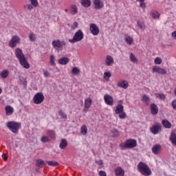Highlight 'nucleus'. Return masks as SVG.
I'll return each instance as SVG.
<instances>
[{"label":"nucleus","instance_id":"nucleus-1","mask_svg":"<svg viewBox=\"0 0 176 176\" xmlns=\"http://www.w3.org/2000/svg\"><path fill=\"white\" fill-rule=\"evenodd\" d=\"M138 170L142 175L149 176L152 175V171L149 169V166L142 162L138 164Z\"/></svg>","mask_w":176,"mask_h":176},{"label":"nucleus","instance_id":"nucleus-2","mask_svg":"<svg viewBox=\"0 0 176 176\" xmlns=\"http://www.w3.org/2000/svg\"><path fill=\"white\" fill-rule=\"evenodd\" d=\"M6 126L12 133H14V134H16L17 131H19L20 127H21V123L14 122V121H10L7 122Z\"/></svg>","mask_w":176,"mask_h":176},{"label":"nucleus","instance_id":"nucleus-3","mask_svg":"<svg viewBox=\"0 0 176 176\" xmlns=\"http://www.w3.org/2000/svg\"><path fill=\"white\" fill-rule=\"evenodd\" d=\"M84 35L83 32H82L81 30H78L74 34L72 39H69V42L70 43H75L76 42H80V41H82L83 39Z\"/></svg>","mask_w":176,"mask_h":176},{"label":"nucleus","instance_id":"nucleus-4","mask_svg":"<svg viewBox=\"0 0 176 176\" xmlns=\"http://www.w3.org/2000/svg\"><path fill=\"white\" fill-rule=\"evenodd\" d=\"M44 100H45V96H43V94L42 92H38L36 94L33 98V102L36 105H38L39 104H42V102H43Z\"/></svg>","mask_w":176,"mask_h":176},{"label":"nucleus","instance_id":"nucleus-5","mask_svg":"<svg viewBox=\"0 0 176 176\" xmlns=\"http://www.w3.org/2000/svg\"><path fill=\"white\" fill-rule=\"evenodd\" d=\"M124 148L127 149H133V148H135L137 146V140L134 139L127 140L124 144L123 145Z\"/></svg>","mask_w":176,"mask_h":176},{"label":"nucleus","instance_id":"nucleus-6","mask_svg":"<svg viewBox=\"0 0 176 176\" xmlns=\"http://www.w3.org/2000/svg\"><path fill=\"white\" fill-rule=\"evenodd\" d=\"M63 45H65V43L63 42L61 43L60 40H54L52 41V46L54 49L57 50L58 53L60 52V50H63Z\"/></svg>","mask_w":176,"mask_h":176},{"label":"nucleus","instance_id":"nucleus-7","mask_svg":"<svg viewBox=\"0 0 176 176\" xmlns=\"http://www.w3.org/2000/svg\"><path fill=\"white\" fill-rule=\"evenodd\" d=\"M150 131L152 134H154V135L159 134V132L162 131V125L159 124H155L150 129Z\"/></svg>","mask_w":176,"mask_h":176},{"label":"nucleus","instance_id":"nucleus-8","mask_svg":"<svg viewBox=\"0 0 176 176\" xmlns=\"http://www.w3.org/2000/svg\"><path fill=\"white\" fill-rule=\"evenodd\" d=\"M19 42L20 38L17 36H14L9 43V46L10 47H16Z\"/></svg>","mask_w":176,"mask_h":176},{"label":"nucleus","instance_id":"nucleus-9","mask_svg":"<svg viewBox=\"0 0 176 176\" xmlns=\"http://www.w3.org/2000/svg\"><path fill=\"white\" fill-rule=\"evenodd\" d=\"M153 72H156L157 74H159L160 75H166L167 74V70H165L164 69L161 68L159 66L153 67Z\"/></svg>","mask_w":176,"mask_h":176},{"label":"nucleus","instance_id":"nucleus-10","mask_svg":"<svg viewBox=\"0 0 176 176\" xmlns=\"http://www.w3.org/2000/svg\"><path fill=\"white\" fill-rule=\"evenodd\" d=\"M93 4L95 9L98 10H100V9H102V8H104V2H102L101 0H93Z\"/></svg>","mask_w":176,"mask_h":176},{"label":"nucleus","instance_id":"nucleus-11","mask_svg":"<svg viewBox=\"0 0 176 176\" xmlns=\"http://www.w3.org/2000/svg\"><path fill=\"white\" fill-rule=\"evenodd\" d=\"M89 30L94 35H98V34H100V29H98V27H97V25L95 23L90 25Z\"/></svg>","mask_w":176,"mask_h":176},{"label":"nucleus","instance_id":"nucleus-12","mask_svg":"<svg viewBox=\"0 0 176 176\" xmlns=\"http://www.w3.org/2000/svg\"><path fill=\"white\" fill-rule=\"evenodd\" d=\"M104 100L107 105H113V98H112L109 94H106L104 96Z\"/></svg>","mask_w":176,"mask_h":176},{"label":"nucleus","instance_id":"nucleus-13","mask_svg":"<svg viewBox=\"0 0 176 176\" xmlns=\"http://www.w3.org/2000/svg\"><path fill=\"white\" fill-rule=\"evenodd\" d=\"M150 109L151 115H157L159 113V107L155 103L151 104Z\"/></svg>","mask_w":176,"mask_h":176},{"label":"nucleus","instance_id":"nucleus-14","mask_svg":"<svg viewBox=\"0 0 176 176\" xmlns=\"http://www.w3.org/2000/svg\"><path fill=\"white\" fill-rule=\"evenodd\" d=\"M169 140L173 146H176V130H174L171 132Z\"/></svg>","mask_w":176,"mask_h":176},{"label":"nucleus","instance_id":"nucleus-15","mask_svg":"<svg viewBox=\"0 0 176 176\" xmlns=\"http://www.w3.org/2000/svg\"><path fill=\"white\" fill-rule=\"evenodd\" d=\"M15 56L16 58H18L19 60H21L22 58H24V54H23V50L20 48H16L15 50Z\"/></svg>","mask_w":176,"mask_h":176},{"label":"nucleus","instance_id":"nucleus-16","mask_svg":"<svg viewBox=\"0 0 176 176\" xmlns=\"http://www.w3.org/2000/svg\"><path fill=\"white\" fill-rule=\"evenodd\" d=\"M20 64L23 68H25L26 69H28L30 68V64L25 59V57L22 58V59H19Z\"/></svg>","mask_w":176,"mask_h":176},{"label":"nucleus","instance_id":"nucleus-17","mask_svg":"<svg viewBox=\"0 0 176 176\" xmlns=\"http://www.w3.org/2000/svg\"><path fill=\"white\" fill-rule=\"evenodd\" d=\"M115 174L116 176H124V170L122 167L118 166L115 169Z\"/></svg>","mask_w":176,"mask_h":176},{"label":"nucleus","instance_id":"nucleus-18","mask_svg":"<svg viewBox=\"0 0 176 176\" xmlns=\"http://www.w3.org/2000/svg\"><path fill=\"white\" fill-rule=\"evenodd\" d=\"M162 149V146L160 144H155L152 147V152L154 155H158Z\"/></svg>","mask_w":176,"mask_h":176},{"label":"nucleus","instance_id":"nucleus-19","mask_svg":"<svg viewBox=\"0 0 176 176\" xmlns=\"http://www.w3.org/2000/svg\"><path fill=\"white\" fill-rule=\"evenodd\" d=\"M68 63H69V58L67 57L60 58L58 60V64H60V65H67Z\"/></svg>","mask_w":176,"mask_h":176},{"label":"nucleus","instance_id":"nucleus-20","mask_svg":"<svg viewBox=\"0 0 176 176\" xmlns=\"http://www.w3.org/2000/svg\"><path fill=\"white\" fill-rule=\"evenodd\" d=\"M118 87H122V89H127L129 87V82L126 80H122L118 83Z\"/></svg>","mask_w":176,"mask_h":176},{"label":"nucleus","instance_id":"nucleus-21","mask_svg":"<svg viewBox=\"0 0 176 176\" xmlns=\"http://www.w3.org/2000/svg\"><path fill=\"white\" fill-rule=\"evenodd\" d=\"M67 146H68V142H67V140L62 139L59 144V148H60V149H65Z\"/></svg>","mask_w":176,"mask_h":176},{"label":"nucleus","instance_id":"nucleus-22","mask_svg":"<svg viewBox=\"0 0 176 176\" xmlns=\"http://www.w3.org/2000/svg\"><path fill=\"white\" fill-rule=\"evenodd\" d=\"M112 64H113V58L108 55L106 58V65H107V67H109L110 65H112Z\"/></svg>","mask_w":176,"mask_h":176},{"label":"nucleus","instance_id":"nucleus-23","mask_svg":"<svg viewBox=\"0 0 176 176\" xmlns=\"http://www.w3.org/2000/svg\"><path fill=\"white\" fill-rule=\"evenodd\" d=\"M162 124L165 129H171V122L168 120H163Z\"/></svg>","mask_w":176,"mask_h":176},{"label":"nucleus","instance_id":"nucleus-24","mask_svg":"<svg viewBox=\"0 0 176 176\" xmlns=\"http://www.w3.org/2000/svg\"><path fill=\"white\" fill-rule=\"evenodd\" d=\"M81 5L84 6V8H89L91 6V0H81Z\"/></svg>","mask_w":176,"mask_h":176},{"label":"nucleus","instance_id":"nucleus-25","mask_svg":"<svg viewBox=\"0 0 176 176\" xmlns=\"http://www.w3.org/2000/svg\"><path fill=\"white\" fill-rule=\"evenodd\" d=\"M124 109V107H123V105L118 104L116 107L115 113H116V115H119V113H120V112H123Z\"/></svg>","mask_w":176,"mask_h":176},{"label":"nucleus","instance_id":"nucleus-26","mask_svg":"<svg viewBox=\"0 0 176 176\" xmlns=\"http://www.w3.org/2000/svg\"><path fill=\"white\" fill-rule=\"evenodd\" d=\"M91 102L92 100L90 98H87L85 100V108H86L87 109L90 108V107H91Z\"/></svg>","mask_w":176,"mask_h":176},{"label":"nucleus","instance_id":"nucleus-27","mask_svg":"<svg viewBox=\"0 0 176 176\" xmlns=\"http://www.w3.org/2000/svg\"><path fill=\"white\" fill-rule=\"evenodd\" d=\"M13 111H14L13 107H12L11 106L6 107V112L8 116H10V115L13 113Z\"/></svg>","mask_w":176,"mask_h":176},{"label":"nucleus","instance_id":"nucleus-28","mask_svg":"<svg viewBox=\"0 0 176 176\" xmlns=\"http://www.w3.org/2000/svg\"><path fill=\"white\" fill-rule=\"evenodd\" d=\"M36 164H37V167H40V168H42L45 167V166H46V162H45V161L43 160H37Z\"/></svg>","mask_w":176,"mask_h":176},{"label":"nucleus","instance_id":"nucleus-29","mask_svg":"<svg viewBox=\"0 0 176 176\" xmlns=\"http://www.w3.org/2000/svg\"><path fill=\"white\" fill-rule=\"evenodd\" d=\"M9 76V71L8 70H3L0 73L1 78H3V79L8 78Z\"/></svg>","mask_w":176,"mask_h":176},{"label":"nucleus","instance_id":"nucleus-30","mask_svg":"<svg viewBox=\"0 0 176 176\" xmlns=\"http://www.w3.org/2000/svg\"><path fill=\"white\" fill-rule=\"evenodd\" d=\"M111 137H119L120 135L119 131H118L116 129L111 130Z\"/></svg>","mask_w":176,"mask_h":176},{"label":"nucleus","instance_id":"nucleus-31","mask_svg":"<svg viewBox=\"0 0 176 176\" xmlns=\"http://www.w3.org/2000/svg\"><path fill=\"white\" fill-rule=\"evenodd\" d=\"M47 164H48V166H52V167H57L58 162L56 161H47Z\"/></svg>","mask_w":176,"mask_h":176},{"label":"nucleus","instance_id":"nucleus-32","mask_svg":"<svg viewBox=\"0 0 176 176\" xmlns=\"http://www.w3.org/2000/svg\"><path fill=\"white\" fill-rule=\"evenodd\" d=\"M72 14H76L78 13V7L75 5L71 6Z\"/></svg>","mask_w":176,"mask_h":176},{"label":"nucleus","instance_id":"nucleus-33","mask_svg":"<svg viewBox=\"0 0 176 176\" xmlns=\"http://www.w3.org/2000/svg\"><path fill=\"white\" fill-rule=\"evenodd\" d=\"M124 41L128 45H131V43H133V38H131L130 36H126Z\"/></svg>","mask_w":176,"mask_h":176},{"label":"nucleus","instance_id":"nucleus-34","mask_svg":"<svg viewBox=\"0 0 176 176\" xmlns=\"http://www.w3.org/2000/svg\"><path fill=\"white\" fill-rule=\"evenodd\" d=\"M54 55H51L50 58V63L52 67H56V62H54Z\"/></svg>","mask_w":176,"mask_h":176},{"label":"nucleus","instance_id":"nucleus-35","mask_svg":"<svg viewBox=\"0 0 176 176\" xmlns=\"http://www.w3.org/2000/svg\"><path fill=\"white\" fill-rule=\"evenodd\" d=\"M81 133L82 135H86V134H87V126H86V125H82L81 126Z\"/></svg>","mask_w":176,"mask_h":176},{"label":"nucleus","instance_id":"nucleus-36","mask_svg":"<svg viewBox=\"0 0 176 176\" xmlns=\"http://www.w3.org/2000/svg\"><path fill=\"white\" fill-rule=\"evenodd\" d=\"M151 17H153V19H159V17H160V14H159V12H157V11H154L153 12H151Z\"/></svg>","mask_w":176,"mask_h":176},{"label":"nucleus","instance_id":"nucleus-37","mask_svg":"<svg viewBox=\"0 0 176 176\" xmlns=\"http://www.w3.org/2000/svg\"><path fill=\"white\" fill-rule=\"evenodd\" d=\"M29 39L31 42H35L36 39V35L34 33H31L29 36Z\"/></svg>","mask_w":176,"mask_h":176},{"label":"nucleus","instance_id":"nucleus-38","mask_svg":"<svg viewBox=\"0 0 176 176\" xmlns=\"http://www.w3.org/2000/svg\"><path fill=\"white\" fill-rule=\"evenodd\" d=\"M80 70L78 67H74L72 69V74H73V75H78V74H80Z\"/></svg>","mask_w":176,"mask_h":176},{"label":"nucleus","instance_id":"nucleus-39","mask_svg":"<svg viewBox=\"0 0 176 176\" xmlns=\"http://www.w3.org/2000/svg\"><path fill=\"white\" fill-rule=\"evenodd\" d=\"M157 98H160V100H166V95L164 94H155Z\"/></svg>","mask_w":176,"mask_h":176},{"label":"nucleus","instance_id":"nucleus-40","mask_svg":"<svg viewBox=\"0 0 176 176\" xmlns=\"http://www.w3.org/2000/svg\"><path fill=\"white\" fill-rule=\"evenodd\" d=\"M41 142H43V144L46 143V142H50V140L49 139V138H47V136H43L41 138Z\"/></svg>","mask_w":176,"mask_h":176},{"label":"nucleus","instance_id":"nucleus-41","mask_svg":"<svg viewBox=\"0 0 176 176\" xmlns=\"http://www.w3.org/2000/svg\"><path fill=\"white\" fill-rule=\"evenodd\" d=\"M58 113H59L61 119H67V114H65V113H64V111H63L62 110H60Z\"/></svg>","mask_w":176,"mask_h":176},{"label":"nucleus","instance_id":"nucleus-42","mask_svg":"<svg viewBox=\"0 0 176 176\" xmlns=\"http://www.w3.org/2000/svg\"><path fill=\"white\" fill-rule=\"evenodd\" d=\"M47 135L51 138H56V133L53 131H48L47 132Z\"/></svg>","mask_w":176,"mask_h":176},{"label":"nucleus","instance_id":"nucleus-43","mask_svg":"<svg viewBox=\"0 0 176 176\" xmlns=\"http://www.w3.org/2000/svg\"><path fill=\"white\" fill-rule=\"evenodd\" d=\"M111 72H106L104 73V76H103L104 79H107L108 80V79H109V78H111Z\"/></svg>","mask_w":176,"mask_h":176},{"label":"nucleus","instance_id":"nucleus-44","mask_svg":"<svg viewBox=\"0 0 176 176\" xmlns=\"http://www.w3.org/2000/svg\"><path fill=\"white\" fill-rule=\"evenodd\" d=\"M31 2V5L34 6V8H36L38 5H39V3H38V0H30Z\"/></svg>","mask_w":176,"mask_h":176},{"label":"nucleus","instance_id":"nucleus-45","mask_svg":"<svg viewBox=\"0 0 176 176\" xmlns=\"http://www.w3.org/2000/svg\"><path fill=\"white\" fill-rule=\"evenodd\" d=\"M130 60L132 63H137V58H135L133 53L130 54Z\"/></svg>","mask_w":176,"mask_h":176},{"label":"nucleus","instance_id":"nucleus-46","mask_svg":"<svg viewBox=\"0 0 176 176\" xmlns=\"http://www.w3.org/2000/svg\"><path fill=\"white\" fill-rule=\"evenodd\" d=\"M154 63H155V64H157V65H160V64H162V60L160 57H157L154 60Z\"/></svg>","mask_w":176,"mask_h":176},{"label":"nucleus","instance_id":"nucleus-47","mask_svg":"<svg viewBox=\"0 0 176 176\" xmlns=\"http://www.w3.org/2000/svg\"><path fill=\"white\" fill-rule=\"evenodd\" d=\"M118 114H119V118L120 119H124L126 116L124 111H123L122 112L119 113Z\"/></svg>","mask_w":176,"mask_h":176},{"label":"nucleus","instance_id":"nucleus-48","mask_svg":"<svg viewBox=\"0 0 176 176\" xmlns=\"http://www.w3.org/2000/svg\"><path fill=\"white\" fill-rule=\"evenodd\" d=\"M140 7L142 8V9H145L146 8L145 1H140Z\"/></svg>","mask_w":176,"mask_h":176},{"label":"nucleus","instance_id":"nucleus-49","mask_svg":"<svg viewBox=\"0 0 176 176\" xmlns=\"http://www.w3.org/2000/svg\"><path fill=\"white\" fill-rule=\"evenodd\" d=\"M142 100L145 102H148V101H151V98H149L148 96L144 95L142 96Z\"/></svg>","mask_w":176,"mask_h":176},{"label":"nucleus","instance_id":"nucleus-50","mask_svg":"<svg viewBox=\"0 0 176 176\" xmlns=\"http://www.w3.org/2000/svg\"><path fill=\"white\" fill-rule=\"evenodd\" d=\"M138 27H139L140 30H144V25L140 21H138Z\"/></svg>","mask_w":176,"mask_h":176},{"label":"nucleus","instance_id":"nucleus-51","mask_svg":"<svg viewBox=\"0 0 176 176\" xmlns=\"http://www.w3.org/2000/svg\"><path fill=\"white\" fill-rule=\"evenodd\" d=\"M72 28V30H75L76 28H78V22H74Z\"/></svg>","mask_w":176,"mask_h":176},{"label":"nucleus","instance_id":"nucleus-52","mask_svg":"<svg viewBox=\"0 0 176 176\" xmlns=\"http://www.w3.org/2000/svg\"><path fill=\"white\" fill-rule=\"evenodd\" d=\"M172 108H173V109H176V100H174L172 102Z\"/></svg>","mask_w":176,"mask_h":176},{"label":"nucleus","instance_id":"nucleus-53","mask_svg":"<svg viewBox=\"0 0 176 176\" xmlns=\"http://www.w3.org/2000/svg\"><path fill=\"white\" fill-rule=\"evenodd\" d=\"M99 175H100V176H107V173H105V171H104V170H100V171L99 172Z\"/></svg>","mask_w":176,"mask_h":176},{"label":"nucleus","instance_id":"nucleus-54","mask_svg":"<svg viewBox=\"0 0 176 176\" xmlns=\"http://www.w3.org/2000/svg\"><path fill=\"white\" fill-rule=\"evenodd\" d=\"M28 9H29V10H32L34 9V6H32V4H28Z\"/></svg>","mask_w":176,"mask_h":176},{"label":"nucleus","instance_id":"nucleus-55","mask_svg":"<svg viewBox=\"0 0 176 176\" xmlns=\"http://www.w3.org/2000/svg\"><path fill=\"white\" fill-rule=\"evenodd\" d=\"M98 166H100V167H102L104 166V163L102 162V160H100L98 162H96Z\"/></svg>","mask_w":176,"mask_h":176},{"label":"nucleus","instance_id":"nucleus-56","mask_svg":"<svg viewBox=\"0 0 176 176\" xmlns=\"http://www.w3.org/2000/svg\"><path fill=\"white\" fill-rule=\"evenodd\" d=\"M49 75H50V73H49V72H47V71L44 72V76L45 78H47V76H49Z\"/></svg>","mask_w":176,"mask_h":176},{"label":"nucleus","instance_id":"nucleus-57","mask_svg":"<svg viewBox=\"0 0 176 176\" xmlns=\"http://www.w3.org/2000/svg\"><path fill=\"white\" fill-rule=\"evenodd\" d=\"M172 36L174 39H176V30L172 32Z\"/></svg>","mask_w":176,"mask_h":176},{"label":"nucleus","instance_id":"nucleus-58","mask_svg":"<svg viewBox=\"0 0 176 176\" xmlns=\"http://www.w3.org/2000/svg\"><path fill=\"white\" fill-rule=\"evenodd\" d=\"M2 157L3 159V160H6L8 159V157L6 156V154L3 153L2 155Z\"/></svg>","mask_w":176,"mask_h":176},{"label":"nucleus","instance_id":"nucleus-59","mask_svg":"<svg viewBox=\"0 0 176 176\" xmlns=\"http://www.w3.org/2000/svg\"><path fill=\"white\" fill-rule=\"evenodd\" d=\"M138 2H142V1H145V0H137Z\"/></svg>","mask_w":176,"mask_h":176},{"label":"nucleus","instance_id":"nucleus-60","mask_svg":"<svg viewBox=\"0 0 176 176\" xmlns=\"http://www.w3.org/2000/svg\"><path fill=\"white\" fill-rule=\"evenodd\" d=\"M175 96H176V88L174 90Z\"/></svg>","mask_w":176,"mask_h":176},{"label":"nucleus","instance_id":"nucleus-61","mask_svg":"<svg viewBox=\"0 0 176 176\" xmlns=\"http://www.w3.org/2000/svg\"><path fill=\"white\" fill-rule=\"evenodd\" d=\"M2 93V89L0 88V94Z\"/></svg>","mask_w":176,"mask_h":176},{"label":"nucleus","instance_id":"nucleus-62","mask_svg":"<svg viewBox=\"0 0 176 176\" xmlns=\"http://www.w3.org/2000/svg\"><path fill=\"white\" fill-rule=\"evenodd\" d=\"M84 111H85V113L87 112V109H84Z\"/></svg>","mask_w":176,"mask_h":176},{"label":"nucleus","instance_id":"nucleus-63","mask_svg":"<svg viewBox=\"0 0 176 176\" xmlns=\"http://www.w3.org/2000/svg\"><path fill=\"white\" fill-rule=\"evenodd\" d=\"M65 12H68V10H67V9H65Z\"/></svg>","mask_w":176,"mask_h":176},{"label":"nucleus","instance_id":"nucleus-64","mask_svg":"<svg viewBox=\"0 0 176 176\" xmlns=\"http://www.w3.org/2000/svg\"><path fill=\"white\" fill-rule=\"evenodd\" d=\"M36 171H37V173H38V172H39V170H36Z\"/></svg>","mask_w":176,"mask_h":176}]
</instances>
